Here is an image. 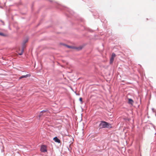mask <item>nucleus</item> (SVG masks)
Masks as SVG:
<instances>
[{
	"label": "nucleus",
	"mask_w": 156,
	"mask_h": 156,
	"mask_svg": "<svg viewBox=\"0 0 156 156\" xmlns=\"http://www.w3.org/2000/svg\"><path fill=\"white\" fill-rule=\"evenodd\" d=\"M99 127L101 129L109 128H111L112 126L110 123L104 121H102L99 124Z\"/></svg>",
	"instance_id": "obj_1"
},
{
	"label": "nucleus",
	"mask_w": 156,
	"mask_h": 156,
	"mask_svg": "<svg viewBox=\"0 0 156 156\" xmlns=\"http://www.w3.org/2000/svg\"><path fill=\"white\" fill-rule=\"evenodd\" d=\"M67 47H68L69 48H71V47H70V46H67Z\"/></svg>",
	"instance_id": "obj_14"
},
{
	"label": "nucleus",
	"mask_w": 156,
	"mask_h": 156,
	"mask_svg": "<svg viewBox=\"0 0 156 156\" xmlns=\"http://www.w3.org/2000/svg\"><path fill=\"white\" fill-rule=\"evenodd\" d=\"M45 112V111H43L40 112L39 115V118L42 115V114L43 113Z\"/></svg>",
	"instance_id": "obj_8"
},
{
	"label": "nucleus",
	"mask_w": 156,
	"mask_h": 156,
	"mask_svg": "<svg viewBox=\"0 0 156 156\" xmlns=\"http://www.w3.org/2000/svg\"><path fill=\"white\" fill-rule=\"evenodd\" d=\"M28 40H26L25 41H23V46H24V48L25 47V44L27 42Z\"/></svg>",
	"instance_id": "obj_9"
},
{
	"label": "nucleus",
	"mask_w": 156,
	"mask_h": 156,
	"mask_svg": "<svg viewBox=\"0 0 156 156\" xmlns=\"http://www.w3.org/2000/svg\"><path fill=\"white\" fill-rule=\"evenodd\" d=\"M83 48V47L80 46L76 48V49L78 50H81Z\"/></svg>",
	"instance_id": "obj_7"
},
{
	"label": "nucleus",
	"mask_w": 156,
	"mask_h": 156,
	"mask_svg": "<svg viewBox=\"0 0 156 156\" xmlns=\"http://www.w3.org/2000/svg\"><path fill=\"white\" fill-rule=\"evenodd\" d=\"M53 140L56 142L59 143H60V140L57 137L54 138Z\"/></svg>",
	"instance_id": "obj_5"
},
{
	"label": "nucleus",
	"mask_w": 156,
	"mask_h": 156,
	"mask_svg": "<svg viewBox=\"0 0 156 156\" xmlns=\"http://www.w3.org/2000/svg\"><path fill=\"white\" fill-rule=\"evenodd\" d=\"M41 151L42 152L47 151V147L46 146L44 145L42 146L41 147Z\"/></svg>",
	"instance_id": "obj_3"
},
{
	"label": "nucleus",
	"mask_w": 156,
	"mask_h": 156,
	"mask_svg": "<svg viewBox=\"0 0 156 156\" xmlns=\"http://www.w3.org/2000/svg\"><path fill=\"white\" fill-rule=\"evenodd\" d=\"M30 74H27V75H25L22 76H20L19 78V79H22L23 78H26V77H30Z\"/></svg>",
	"instance_id": "obj_4"
},
{
	"label": "nucleus",
	"mask_w": 156,
	"mask_h": 156,
	"mask_svg": "<svg viewBox=\"0 0 156 156\" xmlns=\"http://www.w3.org/2000/svg\"><path fill=\"white\" fill-rule=\"evenodd\" d=\"M0 35L2 36H5V34L2 33L0 32Z\"/></svg>",
	"instance_id": "obj_12"
},
{
	"label": "nucleus",
	"mask_w": 156,
	"mask_h": 156,
	"mask_svg": "<svg viewBox=\"0 0 156 156\" xmlns=\"http://www.w3.org/2000/svg\"><path fill=\"white\" fill-rule=\"evenodd\" d=\"M128 103L129 104H130L132 105H133V100L131 98H129L128 99Z\"/></svg>",
	"instance_id": "obj_6"
},
{
	"label": "nucleus",
	"mask_w": 156,
	"mask_h": 156,
	"mask_svg": "<svg viewBox=\"0 0 156 156\" xmlns=\"http://www.w3.org/2000/svg\"><path fill=\"white\" fill-rule=\"evenodd\" d=\"M115 56H116L115 54L114 53H112L111 57L114 58H115Z\"/></svg>",
	"instance_id": "obj_11"
},
{
	"label": "nucleus",
	"mask_w": 156,
	"mask_h": 156,
	"mask_svg": "<svg viewBox=\"0 0 156 156\" xmlns=\"http://www.w3.org/2000/svg\"><path fill=\"white\" fill-rule=\"evenodd\" d=\"M114 58H112V57H111V58L110 60V63H112L113 62V61L114 60Z\"/></svg>",
	"instance_id": "obj_10"
},
{
	"label": "nucleus",
	"mask_w": 156,
	"mask_h": 156,
	"mask_svg": "<svg viewBox=\"0 0 156 156\" xmlns=\"http://www.w3.org/2000/svg\"><path fill=\"white\" fill-rule=\"evenodd\" d=\"M79 100L81 102H82V98H80L79 99Z\"/></svg>",
	"instance_id": "obj_13"
},
{
	"label": "nucleus",
	"mask_w": 156,
	"mask_h": 156,
	"mask_svg": "<svg viewBox=\"0 0 156 156\" xmlns=\"http://www.w3.org/2000/svg\"><path fill=\"white\" fill-rule=\"evenodd\" d=\"M24 47L23 46L22 48L21 49H19L18 51V53L19 55H21L23 54L24 51Z\"/></svg>",
	"instance_id": "obj_2"
}]
</instances>
